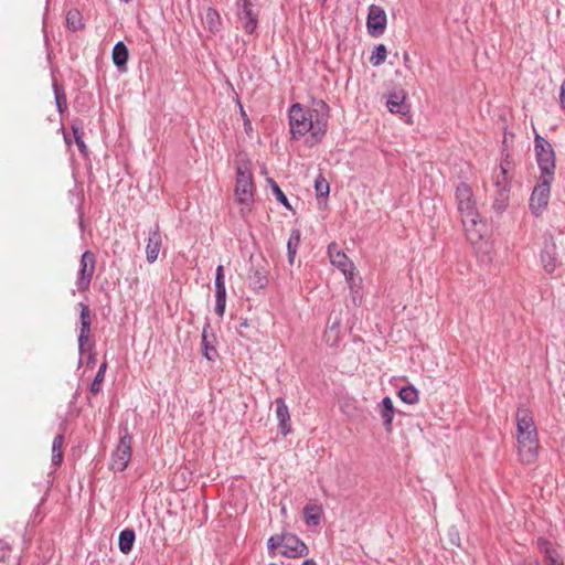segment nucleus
<instances>
[{
    "label": "nucleus",
    "mask_w": 565,
    "mask_h": 565,
    "mask_svg": "<svg viewBox=\"0 0 565 565\" xmlns=\"http://www.w3.org/2000/svg\"><path fill=\"white\" fill-rule=\"evenodd\" d=\"M78 307L81 308V313H79L81 328H79V334H78V350L82 355L84 352V347L88 342V339H89L92 318H90V310L87 305L79 302Z\"/></svg>",
    "instance_id": "obj_15"
},
{
    "label": "nucleus",
    "mask_w": 565,
    "mask_h": 565,
    "mask_svg": "<svg viewBox=\"0 0 565 565\" xmlns=\"http://www.w3.org/2000/svg\"><path fill=\"white\" fill-rule=\"evenodd\" d=\"M451 542H452L454 544L459 545V536H458V534H456V536H452V537H451Z\"/></svg>",
    "instance_id": "obj_44"
},
{
    "label": "nucleus",
    "mask_w": 565,
    "mask_h": 565,
    "mask_svg": "<svg viewBox=\"0 0 565 565\" xmlns=\"http://www.w3.org/2000/svg\"><path fill=\"white\" fill-rule=\"evenodd\" d=\"M386 56H387L386 46L384 44H377L374 47V50L370 56V63L373 66H380L385 62Z\"/></svg>",
    "instance_id": "obj_30"
},
{
    "label": "nucleus",
    "mask_w": 565,
    "mask_h": 565,
    "mask_svg": "<svg viewBox=\"0 0 565 565\" xmlns=\"http://www.w3.org/2000/svg\"><path fill=\"white\" fill-rule=\"evenodd\" d=\"M96 257L93 252L86 250L83 253L79 260V270L76 279V288L78 291H86L93 279L95 271Z\"/></svg>",
    "instance_id": "obj_9"
},
{
    "label": "nucleus",
    "mask_w": 565,
    "mask_h": 565,
    "mask_svg": "<svg viewBox=\"0 0 565 565\" xmlns=\"http://www.w3.org/2000/svg\"><path fill=\"white\" fill-rule=\"evenodd\" d=\"M204 29L212 34L220 32L222 26V20L218 12L213 8H207L204 15L202 17Z\"/></svg>",
    "instance_id": "obj_20"
},
{
    "label": "nucleus",
    "mask_w": 565,
    "mask_h": 565,
    "mask_svg": "<svg viewBox=\"0 0 565 565\" xmlns=\"http://www.w3.org/2000/svg\"><path fill=\"white\" fill-rule=\"evenodd\" d=\"M456 201L468 239L476 245L483 239L486 225L479 217L472 191L466 183L456 188Z\"/></svg>",
    "instance_id": "obj_2"
},
{
    "label": "nucleus",
    "mask_w": 565,
    "mask_h": 565,
    "mask_svg": "<svg viewBox=\"0 0 565 565\" xmlns=\"http://www.w3.org/2000/svg\"><path fill=\"white\" fill-rule=\"evenodd\" d=\"M268 552L274 554L278 548L279 553L286 557L296 558L307 555V545L295 534H276L267 541Z\"/></svg>",
    "instance_id": "obj_5"
},
{
    "label": "nucleus",
    "mask_w": 565,
    "mask_h": 565,
    "mask_svg": "<svg viewBox=\"0 0 565 565\" xmlns=\"http://www.w3.org/2000/svg\"><path fill=\"white\" fill-rule=\"evenodd\" d=\"M132 437L125 429L124 434L120 436L119 443L111 455V461L109 463V468L117 472H122L129 465L131 459V449Z\"/></svg>",
    "instance_id": "obj_7"
},
{
    "label": "nucleus",
    "mask_w": 565,
    "mask_h": 565,
    "mask_svg": "<svg viewBox=\"0 0 565 565\" xmlns=\"http://www.w3.org/2000/svg\"><path fill=\"white\" fill-rule=\"evenodd\" d=\"M322 508L318 504L308 503L303 508V519L308 526H317L321 522Z\"/></svg>",
    "instance_id": "obj_23"
},
{
    "label": "nucleus",
    "mask_w": 565,
    "mask_h": 565,
    "mask_svg": "<svg viewBox=\"0 0 565 565\" xmlns=\"http://www.w3.org/2000/svg\"><path fill=\"white\" fill-rule=\"evenodd\" d=\"M510 169L511 162L507 159H503L500 163L499 173L495 174L494 188L499 189H509L510 190Z\"/></svg>",
    "instance_id": "obj_22"
},
{
    "label": "nucleus",
    "mask_w": 565,
    "mask_h": 565,
    "mask_svg": "<svg viewBox=\"0 0 565 565\" xmlns=\"http://www.w3.org/2000/svg\"><path fill=\"white\" fill-rule=\"evenodd\" d=\"M270 183H271L273 193H274L275 198L277 199V201L280 202L286 209L290 210L291 205L289 204L287 196L281 191L279 185L276 182H274L273 180H270Z\"/></svg>",
    "instance_id": "obj_36"
},
{
    "label": "nucleus",
    "mask_w": 565,
    "mask_h": 565,
    "mask_svg": "<svg viewBox=\"0 0 565 565\" xmlns=\"http://www.w3.org/2000/svg\"><path fill=\"white\" fill-rule=\"evenodd\" d=\"M64 139H65V142H66V143H68V145L71 143V140H70V138L67 137V135H65V136H64Z\"/></svg>",
    "instance_id": "obj_45"
},
{
    "label": "nucleus",
    "mask_w": 565,
    "mask_h": 565,
    "mask_svg": "<svg viewBox=\"0 0 565 565\" xmlns=\"http://www.w3.org/2000/svg\"><path fill=\"white\" fill-rule=\"evenodd\" d=\"M162 246V235L160 227L156 224L150 231L146 245V259L149 264H153L158 257Z\"/></svg>",
    "instance_id": "obj_14"
},
{
    "label": "nucleus",
    "mask_w": 565,
    "mask_h": 565,
    "mask_svg": "<svg viewBox=\"0 0 565 565\" xmlns=\"http://www.w3.org/2000/svg\"><path fill=\"white\" fill-rule=\"evenodd\" d=\"M62 461H63V451L62 450L52 452L53 465L58 466V465H61Z\"/></svg>",
    "instance_id": "obj_40"
},
{
    "label": "nucleus",
    "mask_w": 565,
    "mask_h": 565,
    "mask_svg": "<svg viewBox=\"0 0 565 565\" xmlns=\"http://www.w3.org/2000/svg\"><path fill=\"white\" fill-rule=\"evenodd\" d=\"M399 398L406 404H416L418 402V391L414 386H404L398 392Z\"/></svg>",
    "instance_id": "obj_31"
},
{
    "label": "nucleus",
    "mask_w": 565,
    "mask_h": 565,
    "mask_svg": "<svg viewBox=\"0 0 565 565\" xmlns=\"http://www.w3.org/2000/svg\"><path fill=\"white\" fill-rule=\"evenodd\" d=\"M380 414L383 419V424L386 430H391L393 418H394V406L391 397H384L379 404Z\"/></svg>",
    "instance_id": "obj_24"
},
{
    "label": "nucleus",
    "mask_w": 565,
    "mask_h": 565,
    "mask_svg": "<svg viewBox=\"0 0 565 565\" xmlns=\"http://www.w3.org/2000/svg\"><path fill=\"white\" fill-rule=\"evenodd\" d=\"M55 103L58 113H64L67 109L65 92L56 84L54 85Z\"/></svg>",
    "instance_id": "obj_35"
},
{
    "label": "nucleus",
    "mask_w": 565,
    "mask_h": 565,
    "mask_svg": "<svg viewBox=\"0 0 565 565\" xmlns=\"http://www.w3.org/2000/svg\"><path fill=\"white\" fill-rule=\"evenodd\" d=\"M328 255L331 264L340 269L347 278L353 276L354 264L339 249L337 244L332 243L328 246Z\"/></svg>",
    "instance_id": "obj_12"
},
{
    "label": "nucleus",
    "mask_w": 565,
    "mask_h": 565,
    "mask_svg": "<svg viewBox=\"0 0 565 565\" xmlns=\"http://www.w3.org/2000/svg\"><path fill=\"white\" fill-rule=\"evenodd\" d=\"M534 150L536 162L541 171L540 177L553 178L555 171V152L552 145L542 136L535 135Z\"/></svg>",
    "instance_id": "obj_6"
},
{
    "label": "nucleus",
    "mask_w": 565,
    "mask_h": 565,
    "mask_svg": "<svg viewBox=\"0 0 565 565\" xmlns=\"http://www.w3.org/2000/svg\"><path fill=\"white\" fill-rule=\"evenodd\" d=\"M509 189H499L495 188L494 190V201H493V207L498 212H503L509 203Z\"/></svg>",
    "instance_id": "obj_29"
},
{
    "label": "nucleus",
    "mask_w": 565,
    "mask_h": 565,
    "mask_svg": "<svg viewBox=\"0 0 565 565\" xmlns=\"http://www.w3.org/2000/svg\"><path fill=\"white\" fill-rule=\"evenodd\" d=\"M559 102H561V106L562 108L565 110V79L562 82L561 84V88H559Z\"/></svg>",
    "instance_id": "obj_41"
},
{
    "label": "nucleus",
    "mask_w": 565,
    "mask_h": 565,
    "mask_svg": "<svg viewBox=\"0 0 565 565\" xmlns=\"http://www.w3.org/2000/svg\"><path fill=\"white\" fill-rule=\"evenodd\" d=\"M386 22V13L382 7L375 4L369 7L366 26L370 35L375 38L382 35L385 31Z\"/></svg>",
    "instance_id": "obj_11"
},
{
    "label": "nucleus",
    "mask_w": 565,
    "mask_h": 565,
    "mask_svg": "<svg viewBox=\"0 0 565 565\" xmlns=\"http://www.w3.org/2000/svg\"><path fill=\"white\" fill-rule=\"evenodd\" d=\"M94 363H95V355L90 353L87 359V364H94Z\"/></svg>",
    "instance_id": "obj_42"
},
{
    "label": "nucleus",
    "mask_w": 565,
    "mask_h": 565,
    "mask_svg": "<svg viewBox=\"0 0 565 565\" xmlns=\"http://www.w3.org/2000/svg\"><path fill=\"white\" fill-rule=\"evenodd\" d=\"M215 312L218 317H223L226 307V287H225V275L224 267L218 265L215 273Z\"/></svg>",
    "instance_id": "obj_13"
},
{
    "label": "nucleus",
    "mask_w": 565,
    "mask_h": 565,
    "mask_svg": "<svg viewBox=\"0 0 565 565\" xmlns=\"http://www.w3.org/2000/svg\"><path fill=\"white\" fill-rule=\"evenodd\" d=\"M129 52L122 41H118L113 47V62L120 71H126Z\"/></svg>",
    "instance_id": "obj_21"
},
{
    "label": "nucleus",
    "mask_w": 565,
    "mask_h": 565,
    "mask_svg": "<svg viewBox=\"0 0 565 565\" xmlns=\"http://www.w3.org/2000/svg\"><path fill=\"white\" fill-rule=\"evenodd\" d=\"M302 565H317V563H316L313 559L309 558V559H306V561L302 563Z\"/></svg>",
    "instance_id": "obj_43"
},
{
    "label": "nucleus",
    "mask_w": 565,
    "mask_h": 565,
    "mask_svg": "<svg viewBox=\"0 0 565 565\" xmlns=\"http://www.w3.org/2000/svg\"><path fill=\"white\" fill-rule=\"evenodd\" d=\"M300 236L301 233L298 228L291 230L290 236L287 242V254L289 264H294L298 247L300 245Z\"/></svg>",
    "instance_id": "obj_26"
},
{
    "label": "nucleus",
    "mask_w": 565,
    "mask_h": 565,
    "mask_svg": "<svg viewBox=\"0 0 565 565\" xmlns=\"http://www.w3.org/2000/svg\"><path fill=\"white\" fill-rule=\"evenodd\" d=\"M547 565H558L562 562L559 561V555L557 552L555 553H547V556H545Z\"/></svg>",
    "instance_id": "obj_39"
},
{
    "label": "nucleus",
    "mask_w": 565,
    "mask_h": 565,
    "mask_svg": "<svg viewBox=\"0 0 565 565\" xmlns=\"http://www.w3.org/2000/svg\"><path fill=\"white\" fill-rule=\"evenodd\" d=\"M268 279L266 271L259 268L253 270L249 276V286L254 290H262L267 286Z\"/></svg>",
    "instance_id": "obj_27"
},
{
    "label": "nucleus",
    "mask_w": 565,
    "mask_h": 565,
    "mask_svg": "<svg viewBox=\"0 0 565 565\" xmlns=\"http://www.w3.org/2000/svg\"><path fill=\"white\" fill-rule=\"evenodd\" d=\"M269 565H277V564H275V563H271V564H269Z\"/></svg>",
    "instance_id": "obj_47"
},
{
    "label": "nucleus",
    "mask_w": 565,
    "mask_h": 565,
    "mask_svg": "<svg viewBox=\"0 0 565 565\" xmlns=\"http://www.w3.org/2000/svg\"><path fill=\"white\" fill-rule=\"evenodd\" d=\"M136 534L132 529H125L119 534L118 547L124 554H128L134 546Z\"/></svg>",
    "instance_id": "obj_25"
},
{
    "label": "nucleus",
    "mask_w": 565,
    "mask_h": 565,
    "mask_svg": "<svg viewBox=\"0 0 565 565\" xmlns=\"http://www.w3.org/2000/svg\"><path fill=\"white\" fill-rule=\"evenodd\" d=\"M237 17L245 32L252 34L258 24V14L254 11L253 1L237 0Z\"/></svg>",
    "instance_id": "obj_10"
},
{
    "label": "nucleus",
    "mask_w": 565,
    "mask_h": 565,
    "mask_svg": "<svg viewBox=\"0 0 565 565\" xmlns=\"http://www.w3.org/2000/svg\"><path fill=\"white\" fill-rule=\"evenodd\" d=\"M126 2H129L130 0H125Z\"/></svg>",
    "instance_id": "obj_49"
},
{
    "label": "nucleus",
    "mask_w": 565,
    "mask_h": 565,
    "mask_svg": "<svg viewBox=\"0 0 565 565\" xmlns=\"http://www.w3.org/2000/svg\"><path fill=\"white\" fill-rule=\"evenodd\" d=\"M553 178L540 177L530 196V209L533 214L540 215L548 204Z\"/></svg>",
    "instance_id": "obj_8"
},
{
    "label": "nucleus",
    "mask_w": 565,
    "mask_h": 565,
    "mask_svg": "<svg viewBox=\"0 0 565 565\" xmlns=\"http://www.w3.org/2000/svg\"><path fill=\"white\" fill-rule=\"evenodd\" d=\"M315 190L318 199L327 198L329 195V183L321 174H319L315 180Z\"/></svg>",
    "instance_id": "obj_34"
},
{
    "label": "nucleus",
    "mask_w": 565,
    "mask_h": 565,
    "mask_svg": "<svg viewBox=\"0 0 565 565\" xmlns=\"http://www.w3.org/2000/svg\"><path fill=\"white\" fill-rule=\"evenodd\" d=\"M281 512H282V513H285V512H286V508H285V507H282V508H281Z\"/></svg>",
    "instance_id": "obj_46"
},
{
    "label": "nucleus",
    "mask_w": 565,
    "mask_h": 565,
    "mask_svg": "<svg viewBox=\"0 0 565 565\" xmlns=\"http://www.w3.org/2000/svg\"><path fill=\"white\" fill-rule=\"evenodd\" d=\"M106 367H107L106 363H103L99 366V369H98V371H97V373H96V375H95V377H94V380H93V382L90 384V387H89V391H90L92 394H97V393L100 392L102 383H103L104 377H105Z\"/></svg>",
    "instance_id": "obj_32"
},
{
    "label": "nucleus",
    "mask_w": 565,
    "mask_h": 565,
    "mask_svg": "<svg viewBox=\"0 0 565 565\" xmlns=\"http://www.w3.org/2000/svg\"><path fill=\"white\" fill-rule=\"evenodd\" d=\"M537 546L540 551L544 554V556H547V553L552 554L557 552L556 550L553 548L552 544L547 540L542 537L537 540Z\"/></svg>",
    "instance_id": "obj_37"
},
{
    "label": "nucleus",
    "mask_w": 565,
    "mask_h": 565,
    "mask_svg": "<svg viewBox=\"0 0 565 565\" xmlns=\"http://www.w3.org/2000/svg\"><path fill=\"white\" fill-rule=\"evenodd\" d=\"M235 198L244 215L250 211L254 203L253 173L248 162L239 161L236 164Z\"/></svg>",
    "instance_id": "obj_4"
},
{
    "label": "nucleus",
    "mask_w": 565,
    "mask_h": 565,
    "mask_svg": "<svg viewBox=\"0 0 565 565\" xmlns=\"http://www.w3.org/2000/svg\"><path fill=\"white\" fill-rule=\"evenodd\" d=\"M541 264L547 274H552L558 266L556 245L553 241L545 242L541 252Z\"/></svg>",
    "instance_id": "obj_16"
},
{
    "label": "nucleus",
    "mask_w": 565,
    "mask_h": 565,
    "mask_svg": "<svg viewBox=\"0 0 565 565\" xmlns=\"http://www.w3.org/2000/svg\"><path fill=\"white\" fill-rule=\"evenodd\" d=\"M516 441L518 452L523 463H533L539 456V437L531 412L525 407H519L516 415Z\"/></svg>",
    "instance_id": "obj_3"
},
{
    "label": "nucleus",
    "mask_w": 565,
    "mask_h": 565,
    "mask_svg": "<svg viewBox=\"0 0 565 565\" xmlns=\"http://www.w3.org/2000/svg\"><path fill=\"white\" fill-rule=\"evenodd\" d=\"M66 26L71 31H77L84 28L83 17L76 9H72L66 14Z\"/></svg>",
    "instance_id": "obj_28"
},
{
    "label": "nucleus",
    "mask_w": 565,
    "mask_h": 565,
    "mask_svg": "<svg viewBox=\"0 0 565 565\" xmlns=\"http://www.w3.org/2000/svg\"><path fill=\"white\" fill-rule=\"evenodd\" d=\"M71 128L73 131L74 140L78 147V150L81 151V153L86 154L87 147L83 140L84 132H83L82 127L79 125H77V122H73Z\"/></svg>",
    "instance_id": "obj_33"
},
{
    "label": "nucleus",
    "mask_w": 565,
    "mask_h": 565,
    "mask_svg": "<svg viewBox=\"0 0 565 565\" xmlns=\"http://www.w3.org/2000/svg\"><path fill=\"white\" fill-rule=\"evenodd\" d=\"M558 565H564V563L562 562V563H561V564H558Z\"/></svg>",
    "instance_id": "obj_48"
},
{
    "label": "nucleus",
    "mask_w": 565,
    "mask_h": 565,
    "mask_svg": "<svg viewBox=\"0 0 565 565\" xmlns=\"http://www.w3.org/2000/svg\"><path fill=\"white\" fill-rule=\"evenodd\" d=\"M386 106L393 114H407L409 107L406 104V93L403 89L393 90L387 96Z\"/></svg>",
    "instance_id": "obj_17"
},
{
    "label": "nucleus",
    "mask_w": 565,
    "mask_h": 565,
    "mask_svg": "<svg viewBox=\"0 0 565 565\" xmlns=\"http://www.w3.org/2000/svg\"><path fill=\"white\" fill-rule=\"evenodd\" d=\"M276 417L278 419V428L282 436H287L291 431L290 414L284 398L278 397L275 401Z\"/></svg>",
    "instance_id": "obj_18"
},
{
    "label": "nucleus",
    "mask_w": 565,
    "mask_h": 565,
    "mask_svg": "<svg viewBox=\"0 0 565 565\" xmlns=\"http://www.w3.org/2000/svg\"><path fill=\"white\" fill-rule=\"evenodd\" d=\"M211 326L209 322L205 323L202 331V354L207 361H215L218 356L217 351L214 347L215 337L213 333H209Z\"/></svg>",
    "instance_id": "obj_19"
},
{
    "label": "nucleus",
    "mask_w": 565,
    "mask_h": 565,
    "mask_svg": "<svg viewBox=\"0 0 565 565\" xmlns=\"http://www.w3.org/2000/svg\"><path fill=\"white\" fill-rule=\"evenodd\" d=\"M63 443H64L63 435H56L52 443V452L62 450Z\"/></svg>",
    "instance_id": "obj_38"
},
{
    "label": "nucleus",
    "mask_w": 565,
    "mask_h": 565,
    "mask_svg": "<svg viewBox=\"0 0 565 565\" xmlns=\"http://www.w3.org/2000/svg\"><path fill=\"white\" fill-rule=\"evenodd\" d=\"M291 138L299 140L309 134L306 143L313 146L324 136L329 119V106L322 99H313L310 108L294 104L288 111Z\"/></svg>",
    "instance_id": "obj_1"
}]
</instances>
